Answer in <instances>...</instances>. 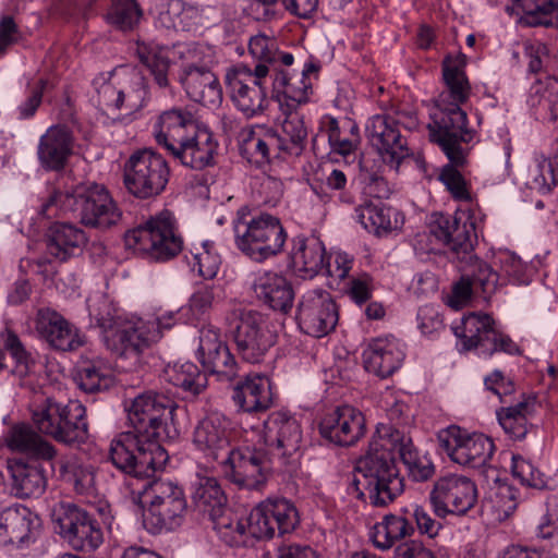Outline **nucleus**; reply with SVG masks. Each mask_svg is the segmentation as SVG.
I'll return each mask as SVG.
<instances>
[{
	"mask_svg": "<svg viewBox=\"0 0 558 558\" xmlns=\"http://www.w3.org/2000/svg\"><path fill=\"white\" fill-rule=\"evenodd\" d=\"M251 54L260 61L259 64H272L278 62L279 48L274 37L264 34L252 36L248 41Z\"/></svg>",
	"mask_w": 558,
	"mask_h": 558,
	"instance_id": "nucleus-62",
	"label": "nucleus"
},
{
	"mask_svg": "<svg viewBox=\"0 0 558 558\" xmlns=\"http://www.w3.org/2000/svg\"><path fill=\"white\" fill-rule=\"evenodd\" d=\"M326 132L332 153L347 157L355 151L357 147V140L342 138L340 135L339 123L336 119L330 118L328 120Z\"/></svg>",
	"mask_w": 558,
	"mask_h": 558,
	"instance_id": "nucleus-63",
	"label": "nucleus"
},
{
	"mask_svg": "<svg viewBox=\"0 0 558 558\" xmlns=\"http://www.w3.org/2000/svg\"><path fill=\"white\" fill-rule=\"evenodd\" d=\"M45 242L48 256L65 262L81 252L87 238L82 229L72 223L56 222L48 229Z\"/></svg>",
	"mask_w": 558,
	"mask_h": 558,
	"instance_id": "nucleus-34",
	"label": "nucleus"
},
{
	"mask_svg": "<svg viewBox=\"0 0 558 558\" xmlns=\"http://www.w3.org/2000/svg\"><path fill=\"white\" fill-rule=\"evenodd\" d=\"M12 490L20 498L39 497L47 487V475L41 460L25 462L22 459L9 463Z\"/></svg>",
	"mask_w": 558,
	"mask_h": 558,
	"instance_id": "nucleus-36",
	"label": "nucleus"
},
{
	"mask_svg": "<svg viewBox=\"0 0 558 558\" xmlns=\"http://www.w3.org/2000/svg\"><path fill=\"white\" fill-rule=\"evenodd\" d=\"M524 53L529 59L527 69L531 73L542 72L549 61L548 48L541 41L527 40L524 43Z\"/></svg>",
	"mask_w": 558,
	"mask_h": 558,
	"instance_id": "nucleus-64",
	"label": "nucleus"
},
{
	"mask_svg": "<svg viewBox=\"0 0 558 558\" xmlns=\"http://www.w3.org/2000/svg\"><path fill=\"white\" fill-rule=\"evenodd\" d=\"M192 488V500L196 509L209 519H216L226 506V496L218 481L213 476L197 474Z\"/></svg>",
	"mask_w": 558,
	"mask_h": 558,
	"instance_id": "nucleus-42",
	"label": "nucleus"
},
{
	"mask_svg": "<svg viewBox=\"0 0 558 558\" xmlns=\"http://www.w3.org/2000/svg\"><path fill=\"white\" fill-rule=\"evenodd\" d=\"M142 16L135 0H112L105 17L108 24L121 31L132 29Z\"/></svg>",
	"mask_w": 558,
	"mask_h": 558,
	"instance_id": "nucleus-53",
	"label": "nucleus"
},
{
	"mask_svg": "<svg viewBox=\"0 0 558 558\" xmlns=\"http://www.w3.org/2000/svg\"><path fill=\"white\" fill-rule=\"evenodd\" d=\"M279 143L275 131L245 129L241 132L240 153L248 162L262 166L281 156Z\"/></svg>",
	"mask_w": 558,
	"mask_h": 558,
	"instance_id": "nucleus-38",
	"label": "nucleus"
},
{
	"mask_svg": "<svg viewBox=\"0 0 558 558\" xmlns=\"http://www.w3.org/2000/svg\"><path fill=\"white\" fill-rule=\"evenodd\" d=\"M395 451H398L414 481L424 482L434 475L432 460L417 451L411 438L391 426L383 425L377 428L368 451L354 468L352 488L357 498H367L371 505L385 507L401 495L404 484L396 464Z\"/></svg>",
	"mask_w": 558,
	"mask_h": 558,
	"instance_id": "nucleus-2",
	"label": "nucleus"
},
{
	"mask_svg": "<svg viewBox=\"0 0 558 558\" xmlns=\"http://www.w3.org/2000/svg\"><path fill=\"white\" fill-rule=\"evenodd\" d=\"M405 356L404 344L393 336L372 339L363 352L366 371L386 378L402 364Z\"/></svg>",
	"mask_w": 558,
	"mask_h": 558,
	"instance_id": "nucleus-26",
	"label": "nucleus"
},
{
	"mask_svg": "<svg viewBox=\"0 0 558 558\" xmlns=\"http://www.w3.org/2000/svg\"><path fill=\"white\" fill-rule=\"evenodd\" d=\"M429 232L458 255L470 254L477 240L475 223L468 210L435 215Z\"/></svg>",
	"mask_w": 558,
	"mask_h": 558,
	"instance_id": "nucleus-23",
	"label": "nucleus"
},
{
	"mask_svg": "<svg viewBox=\"0 0 558 558\" xmlns=\"http://www.w3.org/2000/svg\"><path fill=\"white\" fill-rule=\"evenodd\" d=\"M197 353L204 368L218 381L232 383L240 377V366L218 328L205 326L201 329Z\"/></svg>",
	"mask_w": 558,
	"mask_h": 558,
	"instance_id": "nucleus-20",
	"label": "nucleus"
},
{
	"mask_svg": "<svg viewBox=\"0 0 558 558\" xmlns=\"http://www.w3.org/2000/svg\"><path fill=\"white\" fill-rule=\"evenodd\" d=\"M413 532V525L404 517L387 514L374 525L372 537L376 547L389 549L396 542L411 536Z\"/></svg>",
	"mask_w": 558,
	"mask_h": 558,
	"instance_id": "nucleus-48",
	"label": "nucleus"
},
{
	"mask_svg": "<svg viewBox=\"0 0 558 558\" xmlns=\"http://www.w3.org/2000/svg\"><path fill=\"white\" fill-rule=\"evenodd\" d=\"M56 532L74 550L92 553L104 543V533L97 520L76 505H59L53 509Z\"/></svg>",
	"mask_w": 558,
	"mask_h": 558,
	"instance_id": "nucleus-11",
	"label": "nucleus"
},
{
	"mask_svg": "<svg viewBox=\"0 0 558 558\" xmlns=\"http://www.w3.org/2000/svg\"><path fill=\"white\" fill-rule=\"evenodd\" d=\"M338 318L336 302L328 291L313 289L302 295L296 320L304 333L322 338L335 329Z\"/></svg>",
	"mask_w": 558,
	"mask_h": 558,
	"instance_id": "nucleus-18",
	"label": "nucleus"
},
{
	"mask_svg": "<svg viewBox=\"0 0 558 558\" xmlns=\"http://www.w3.org/2000/svg\"><path fill=\"white\" fill-rule=\"evenodd\" d=\"M199 20L201 13L197 8L181 0H170L159 11L156 23L166 29L189 31L198 24Z\"/></svg>",
	"mask_w": 558,
	"mask_h": 558,
	"instance_id": "nucleus-47",
	"label": "nucleus"
},
{
	"mask_svg": "<svg viewBox=\"0 0 558 558\" xmlns=\"http://www.w3.org/2000/svg\"><path fill=\"white\" fill-rule=\"evenodd\" d=\"M512 474L523 485L543 489L547 485L545 475L530 461L521 456L512 457Z\"/></svg>",
	"mask_w": 558,
	"mask_h": 558,
	"instance_id": "nucleus-60",
	"label": "nucleus"
},
{
	"mask_svg": "<svg viewBox=\"0 0 558 558\" xmlns=\"http://www.w3.org/2000/svg\"><path fill=\"white\" fill-rule=\"evenodd\" d=\"M286 118L281 123V131L277 133L279 143V151L289 156H300L304 150L307 142V128L303 116L295 109H281Z\"/></svg>",
	"mask_w": 558,
	"mask_h": 558,
	"instance_id": "nucleus-43",
	"label": "nucleus"
},
{
	"mask_svg": "<svg viewBox=\"0 0 558 558\" xmlns=\"http://www.w3.org/2000/svg\"><path fill=\"white\" fill-rule=\"evenodd\" d=\"M226 476L239 487L246 489H260L274 461L263 447H240L230 449L221 459Z\"/></svg>",
	"mask_w": 558,
	"mask_h": 558,
	"instance_id": "nucleus-17",
	"label": "nucleus"
},
{
	"mask_svg": "<svg viewBox=\"0 0 558 558\" xmlns=\"http://www.w3.org/2000/svg\"><path fill=\"white\" fill-rule=\"evenodd\" d=\"M487 499L496 518L506 520L518 507V489L507 482L496 480L489 487Z\"/></svg>",
	"mask_w": 558,
	"mask_h": 558,
	"instance_id": "nucleus-51",
	"label": "nucleus"
},
{
	"mask_svg": "<svg viewBox=\"0 0 558 558\" xmlns=\"http://www.w3.org/2000/svg\"><path fill=\"white\" fill-rule=\"evenodd\" d=\"M233 232L238 250L258 263L281 253L287 241V232L278 217L267 213L251 216L246 208L238 210Z\"/></svg>",
	"mask_w": 558,
	"mask_h": 558,
	"instance_id": "nucleus-6",
	"label": "nucleus"
},
{
	"mask_svg": "<svg viewBox=\"0 0 558 558\" xmlns=\"http://www.w3.org/2000/svg\"><path fill=\"white\" fill-rule=\"evenodd\" d=\"M158 125L156 141L175 161L193 170L215 165L218 142L190 111L180 108L166 110L160 114Z\"/></svg>",
	"mask_w": 558,
	"mask_h": 558,
	"instance_id": "nucleus-4",
	"label": "nucleus"
},
{
	"mask_svg": "<svg viewBox=\"0 0 558 558\" xmlns=\"http://www.w3.org/2000/svg\"><path fill=\"white\" fill-rule=\"evenodd\" d=\"M87 308L89 316L101 328L102 337L125 320L114 304L101 293H96L87 299Z\"/></svg>",
	"mask_w": 558,
	"mask_h": 558,
	"instance_id": "nucleus-50",
	"label": "nucleus"
},
{
	"mask_svg": "<svg viewBox=\"0 0 558 558\" xmlns=\"http://www.w3.org/2000/svg\"><path fill=\"white\" fill-rule=\"evenodd\" d=\"M54 425L52 438L62 444L85 442L89 436L86 408L77 400L59 402Z\"/></svg>",
	"mask_w": 558,
	"mask_h": 558,
	"instance_id": "nucleus-30",
	"label": "nucleus"
},
{
	"mask_svg": "<svg viewBox=\"0 0 558 558\" xmlns=\"http://www.w3.org/2000/svg\"><path fill=\"white\" fill-rule=\"evenodd\" d=\"M535 410V398L527 397L514 405L501 408L496 414L505 433L514 440H521L533 429L531 420Z\"/></svg>",
	"mask_w": 558,
	"mask_h": 558,
	"instance_id": "nucleus-40",
	"label": "nucleus"
},
{
	"mask_svg": "<svg viewBox=\"0 0 558 558\" xmlns=\"http://www.w3.org/2000/svg\"><path fill=\"white\" fill-rule=\"evenodd\" d=\"M506 11L520 16L529 26H554L558 24V9L555 0H510Z\"/></svg>",
	"mask_w": 558,
	"mask_h": 558,
	"instance_id": "nucleus-41",
	"label": "nucleus"
},
{
	"mask_svg": "<svg viewBox=\"0 0 558 558\" xmlns=\"http://www.w3.org/2000/svg\"><path fill=\"white\" fill-rule=\"evenodd\" d=\"M45 341L54 350L62 352L76 351L86 344V336L68 319L59 325Z\"/></svg>",
	"mask_w": 558,
	"mask_h": 558,
	"instance_id": "nucleus-55",
	"label": "nucleus"
},
{
	"mask_svg": "<svg viewBox=\"0 0 558 558\" xmlns=\"http://www.w3.org/2000/svg\"><path fill=\"white\" fill-rule=\"evenodd\" d=\"M61 475L77 495L88 500L97 496V475L93 464L70 459L61 465Z\"/></svg>",
	"mask_w": 558,
	"mask_h": 558,
	"instance_id": "nucleus-46",
	"label": "nucleus"
},
{
	"mask_svg": "<svg viewBox=\"0 0 558 558\" xmlns=\"http://www.w3.org/2000/svg\"><path fill=\"white\" fill-rule=\"evenodd\" d=\"M74 141L69 126L57 124L48 128L37 147L40 166L48 171L62 170L73 153Z\"/></svg>",
	"mask_w": 558,
	"mask_h": 558,
	"instance_id": "nucleus-27",
	"label": "nucleus"
},
{
	"mask_svg": "<svg viewBox=\"0 0 558 558\" xmlns=\"http://www.w3.org/2000/svg\"><path fill=\"white\" fill-rule=\"evenodd\" d=\"M221 288L217 284H199L195 287L189 299V311L192 316L199 318L207 314L217 299L220 298Z\"/></svg>",
	"mask_w": 558,
	"mask_h": 558,
	"instance_id": "nucleus-59",
	"label": "nucleus"
},
{
	"mask_svg": "<svg viewBox=\"0 0 558 558\" xmlns=\"http://www.w3.org/2000/svg\"><path fill=\"white\" fill-rule=\"evenodd\" d=\"M135 54L140 62L149 71L154 83L159 89L172 94V71L173 62L169 58L166 47L154 41L137 40Z\"/></svg>",
	"mask_w": 558,
	"mask_h": 558,
	"instance_id": "nucleus-37",
	"label": "nucleus"
},
{
	"mask_svg": "<svg viewBox=\"0 0 558 558\" xmlns=\"http://www.w3.org/2000/svg\"><path fill=\"white\" fill-rule=\"evenodd\" d=\"M318 68L314 63H305L303 70L296 74L287 71H277L272 82L274 93L281 109H296L308 100L312 92L310 75L315 74Z\"/></svg>",
	"mask_w": 558,
	"mask_h": 558,
	"instance_id": "nucleus-28",
	"label": "nucleus"
},
{
	"mask_svg": "<svg viewBox=\"0 0 558 558\" xmlns=\"http://www.w3.org/2000/svg\"><path fill=\"white\" fill-rule=\"evenodd\" d=\"M193 259V269H196L204 279L215 278L221 265V257L210 241L203 242L201 247L196 248Z\"/></svg>",
	"mask_w": 558,
	"mask_h": 558,
	"instance_id": "nucleus-57",
	"label": "nucleus"
},
{
	"mask_svg": "<svg viewBox=\"0 0 558 558\" xmlns=\"http://www.w3.org/2000/svg\"><path fill=\"white\" fill-rule=\"evenodd\" d=\"M252 289L256 298L274 311L288 313L292 308L294 300L292 286L277 272L259 274L255 278Z\"/></svg>",
	"mask_w": 558,
	"mask_h": 558,
	"instance_id": "nucleus-32",
	"label": "nucleus"
},
{
	"mask_svg": "<svg viewBox=\"0 0 558 558\" xmlns=\"http://www.w3.org/2000/svg\"><path fill=\"white\" fill-rule=\"evenodd\" d=\"M465 57H447L442 63L445 89L436 99V111L430 114L427 124L430 142L437 144L449 159L442 167L439 180L457 201H470L469 184L457 169L466 162L468 144L473 135L466 126V113L461 109L471 94V87L464 72Z\"/></svg>",
	"mask_w": 558,
	"mask_h": 558,
	"instance_id": "nucleus-1",
	"label": "nucleus"
},
{
	"mask_svg": "<svg viewBox=\"0 0 558 558\" xmlns=\"http://www.w3.org/2000/svg\"><path fill=\"white\" fill-rule=\"evenodd\" d=\"M40 527V519L29 508L13 505L0 513V544L21 545Z\"/></svg>",
	"mask_w": 558,
	"mask_h": 558,
	"instance_id": "nucleus-29",
	"label": "nucleus"
},
{
	"mask_svg": "<svg viewBox=\"0 0 558 558\" xmlns=\"http://www.w3.org/2000/svg\"><path fill=\"white\" fill-rule=\"evenodd\" d=\"M319 433L335 445L352 446L365 434L364 415L351 405L337 407L324 415Z\"/></svg>",
	"mask_w": 558,
	"mask_h": 558,
	"instance_id": "nucleus-24",
	"label": "nucleus"
},
{
	"mask_svg": "<svg viewBox=\"0 0 558 558\" xmlns=\"http://www.w3.org/2000/svg\"><path fill=\"white\" fill-rule=\"evenodd\" d=\"M163 378L194 396L199 395L207 385V379L197 365L192 362L174 363L163 369Z\"/></svg>",
	"mask_w": 558,
	"mask_h": 558,
	"instance_id": "nucleus-49",
	"label": "nucleus"
},
{
	"mask_svg": "<svg viewBox=\"0 0 558 558\" xmlns=\"http://www.w3.org/2000/svg\"><path fill=\"white\" fill-rule=\"evenodd\" d=\"M302 440L300 423L284 412H272L264 422L263 448L279 466L298 462Z\"/></svg>",
	"mask_w": 558,
	"mask_h": 558,
	"instance_id": "nucleus-14",
	"label": "nucleus"
},
{
	"mask_svg": "<svg viewBox=\"0 0 558 558\" xmlns=\"http://www.w3.org/2000/svg\"><path fill=\"white\" fill-rule=\"evenodd\" d=\"M397 211L380 201L365 203L355 208L356 221L369 233L381 235L397 228Z\"/></svg>",
	"mask_w": 558,
	"mask_h": 558,
	"instance_id": "nucleus-45",
	"label": "nucleus"
},
{
	"mask_svg": "<svg viewBox=\"0 0 558 558\" xmlns=\"http://www.w3.org/2000/svg\"><path fill=\"white\" fill-rule=\"evenodd\" d=\"M5 444L11 451L23 453L31 460L51 463L57 456L54 446L27 424L12 426L7 434Z\"/></svg>",
	"mask_w": 558,
	"mask_h": 558,
	"instance_id": "nucleus-35",
	"label": "nucleus"
},
{
	"mask_svg": "<svg viewBox=\"0 0 558 558\" xmlns=\"http://www.w3.org/2000/svg\"><path fill=\"white\" fill-rule=\"evenodd\" d=\"M73 213L82 225L100 230L116 226L121 219V211L101 185H80L69 191H54L41 204L38 215L46 219L61 214Z\"/></svg>",
	"mask_w": 558,
	"mask_h": 558,
	"instance_id": "nucleus-5",
	"label": "nucleus"
},
{
	"mask_svg": "<svg viewBox=\"0 0 558 558\" xmlns=\"http://www.w3.org/2000/svg\"><path fill=\"white\" fill-rule=\"evenodd\" d=\"M268 65L257 64L252 71L246 65H235L226 73V83L234 106L247 118L260 114L268 100L264 87Z\"/></svg>",
	"mask_w": 558,
	"mask_h": 558,
	"instance_id": "nucleus-13",
	"label": "nucleus"
},
{
	"mask_svg": "<svg viewBox=\"0 0 558 558\" xmlns=\"http://www.w3.org/2000/svg\"><path fill=\"white\" fill-rule=\"evenodd\" d=\"M439 447L459 465L480 469L488 464L495 452L494 441L480 433H469L457 425L441 429Z\"/></svg>",
	"mask_w": 558,
	"mask_h": 558,
	"instance_id": "nucleus-15",
	"label": "nucleus"
},
{
	"mask_svg": "<svg viewBox=\"0 0 558 558\" xmlns=\"http://www.w3.org/2000/svg\"><path fill=\"white\" fill-rule=\"evenodd\" d=\"M415 116L405 112H386L371 117L365 133L371 145L378 150L384 161L396 170L401 161L409 156L407 138L401 134L400 126L411 130L416 128Z\"/></svg>",
	"mask_w": 558,
	"mask_h": 558,
	"instance_id": "nucleus-9",
	"label": "nucleus"
},
{
	"mask_svg": "<svg viewBox=\"0 0 558 558\" xmlns=\"http://www.w3.org/2000/svg\"><path fill=\"white\" fill-rule=\"evenodd\" d=\"M59 402L44 398L32 407V420L38 432L52 438Z\"/></svg>",
	"mask_w": 558,
	"mask_h": 558,
	"instance_id": "nucleus-58",
	"label": "nucleus"
},
{
	"mask_svg": "<svg viewBox=\"0 0 558 558\" xmlns=\"http://www.w3.org/2000/svg\"><path fill=\"white\" fill-rule=\"evenodd\" d=\"M263 504L279 534L292 532L299 524V512L291 501L284 498H268Z\"/></svg>",
	"mask_w": 558,
	"mask_h": 558,
	"instance_id": "nucleus-52",
	"label": "nucleus"
},
{
	"mask_svg": "<svg viewBox=\"0 0 558 558\" xmlns=\"http://www.w3.org/2000/svg\"><path fill=\"white\" fill-rule=\"evenodd\" d=\"M464 274L488 295L492 294L498 284L499 275L486 262L470 256L469 263L464 268Z\"/></svg>",
	"mask_w": 558,
	"mask_h": 558,
	"instance_id": "nucleus-56",
	"label": "nucleus"
},
{
	"mask_svg": "<svg viewBox=\"0 0 558 558\" xmlns=\"http://www.w3.org/2000/svg\"><path fill=\"white\" fill-rule=\"evenodd\" d=\"M232 399L244 412H264L268 410L274 402L270 381L265 376L247 375L244 379H240L235 384Z\"/></svg>",
	"mask_w": 558,
	"mask_h": 558,
	"instance_id": "nucleus-33",
	"label": "nucleus"
},
{
	"mask_svg": "<svg viewBox=\"0 0 558 558\" xmlns=\"http://www.w3.org/2000/svg\"><path fill=\"white\" fill-rule=\"evenodd\" d=\"M246 521L247 534L256 539H269L276 533L274 522L270 520L263 501L250 512Z\"/></svg>",
	"mask_w": 558,
	"mask_h": 558,
	"instance_id": "nucleus-61",
	"label": "nucleus"
},
{
	"mask_svg": "<svg viewBox=\"0 0 558 558\" xmlns=\"http://www.w3.org/2000/svg\"><path fill=\"white\" fill-rule=\"evenodd\" d=\"M231 422L220 412H210L196 424L193 444L205 457L218 461L229 452Z\"/></svg>",
	"mask_w": 558,
	"mask_h": 558,
	"instance_id": "nucleus-25",
	"label": "nucleus"
},
{
	"mask_svg": "<svg viewBox=\"0 0 558 558\" xmlns=\"http://www.w3.org/2000/svg\"><path fill=\"white\" fill-rule=\"evenodd\" d=\"M236 350L248 363H259L275 344L276 336L265 317L255 311H243L234 333Z\"/></svg>",
	"mask_w": 558,
	"mask_h": 558,
	"instance_id": "nucleus-19",
	"label": "nucleus"
},
{
	"mask_svg": "<svg viewBox=\"0 0 558 558\" xmlns=\"http://www.w3.org/2000/svg\"><path fill=\"white\" fill-rule=\"evenodd\" d=\"M464 350L477 348L486 357L495 352L517 353L518 347L509 336L495 328L493 318L487 314L471 313L464 319V335L462 336Z\"/></svg>",
	"mask_w": 558,
	"mask_h": 558,
	"instance_id": "nucleus-22",
	"label": "nucleus"
},
{
	"mask_svg": "<svg viewBox=\"0 0 558 558\" xmlns=\"http://www.w3.org/2000/svg\"><path fill=\"white\" fill-rule=\"evenodd\" d=\"M180 82L189 97L204 106L215 107L222 100V90L217 76L206 66L189 65Z\"/></svg>",
	"mask_w": 558,
	"mask_h": 558,
	"instance_id": "nucleus-31",
	"label": "nucleus"
},
{
	"mask_svg": "<svg viewBox=\"0 0 558 558\" xmlns=\"http://www.w3.org/2000/svg\"><path fill=\"white\" fill-rule=\"evenodd\" d=\"M93 84L98 94L99 105L122 110L128 116L142 110L148 100L147 81L135 71L116 75L108 81L97 77Z\"/></svg>",
	"mask_w": 558,
	"mask_h": 558,
	"instance_id": "nucleus-12",
	"label": "nucleus"
},
{
	"mask_svg": "<svg viewBox=\"0 0 558 558\" xmlns=\"http://www.w3.org/2000/svg\"><path fill=\"white\" fill-rule=\"evenodd\" d=\"M158 324L124 320L104 336L108 350L120 357L138 361L140 355L159 339Z\"/></svg>",
	"mask_w": 558,
	"mask_h": 558,
	"instance_id": "nucleus-21",
	"label": "nucleus"
},
{
	"mask_svg": "<svg viewBox=\"0 0 558 558\" xmlns=\"http://www.w3.org/2000/svg\"><path fill=\"white\" fill-rule=\"evenodd\" d=\"M45 341L54 350L62 352L76 351L86 344V336L68 319L59 325Z\"/></svg>",
	"mask_w": 558,
	"mask_h": 558,
	"instance_id": "nucleus-54",
	"label": "nucleus"
},
{
	"mask_svg": "<svg viewBox=\"0 0 558 558\" xmlns=\"http://www.w3.org/2000/svg\"><path fill=\"white\" fill-rule=\"evenodd\" d=\"M124 243L129 250L155 262L170 260L183 248L177 220L169 210H162L129 230L124 235Z\"/></svg>",
	"mask_w": 558,
	"mask_h": 558,
	"instance_id": "nucleus-7",
	"label": "nucleus"
},
{
	"mask_svg": "<svg viewBox=\"0 0 558 558\" xmlns=\"http://www.w3.org/2000/svg\"><path fill=\"white\" fill-rule=\"evenodd\" d=\"M73 380L80 389L88 393L106 390L113 381L110 371L102 360L84 357L77 362L73 371Z\"/></svg>",
	"mask_w": 558,
	"mask_h": 558,
	"instance_id": "nucleus-44",
	"label": "nucleus"
},
{
	"mask_svg": "<svg viewBox=\"0 0 558 558\" xmlns=\"http://www.w3.org/2000/svg\"><path fill=\"white\" fill-rule=\"evenodd\" d=\"M428 499L434 514L440 519L464 515L476 504L477 488L468 476L447 474L434 483Z\"/></svg>",
	"mask_w": 558,
	"mask_h": 558,
	"instance_id": "nucleus-16",
	"label": "nucleus"
},
{
	"mask_svg": "<svg viewBox=\"0 0 558 558\" xmlns=\"http://www.w3.org/2000/svg\"><path fill=\"white\" fill-rule=\"evenodd\" d=\"M175 409L174 401L162 393L147 391L135 397L125 407L133 429L111 441L112 464L128 475L150 477L168 460L161 441L173 437L166 421Z\"/></svg>",
	"mask_w": 558,
	"mask_h": 558,
	"instance_id": "nucleus-3",
	"label": "nucleus"
},
{
	"mask_svg": "<svg viewBox=\"0 0 558 558\" xmlns=\"http://www.w3.org/2000/svg\"><path fill=\"white\" fill-rule=\"evenodd\" d=\"M169 175L166 159L151 149L135 151L124 165L125 187L142 199L159 195L166 189Z\"/></svg>",
	"mask_w": 558,
	"mask_h": 558,
	"instance_id": "nucleus-10",
	"label": "nucleus"
},
{
	"mask_svg": "<svg viewBox=\"0 0 558 558\" xmlns=\"http://www.w3.org/2000/svg\"><path fill=\"white\" fill-rule=\"evenodd\" d=\"M144 488L146 496L150 498L143 519L147 531L157 534L181 526L187 508L183 489L166 480H154Z\"/></svg>",
	"mask_w": 558,
	"mask_h": 558,
	"instance_id": "nucleus-8",
	"label": "nucleus"
},
{
	"mask_svg": "<svg viewBox=\"0 0 558 558\" xmlns=\"http://www.w3.org/2000/svg\"><path fill=\"white\" fill-rule=\"evenodd\" d=\"M290 258L295 271L313 277L326 267L325 245L317 238L298 235L292 240Z\"/></svg>",
	"mask_w": 558,
	"mask_h": 558,
	"instance_id": "nucleus-39",
	"label": "nucleus"
}]
</instances>
